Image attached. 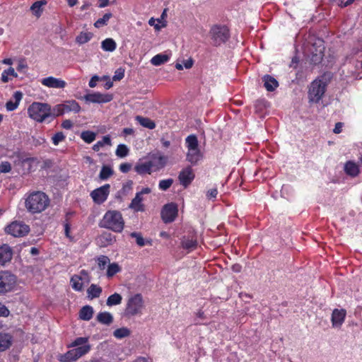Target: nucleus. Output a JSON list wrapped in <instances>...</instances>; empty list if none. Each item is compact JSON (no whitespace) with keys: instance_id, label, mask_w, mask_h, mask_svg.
Returning <instances> with one entry per match:
<instances>
[{"instance_id":"1","label":"nucleus","mask_w":362,"mask_h":362,"mask_svg":"<svg viewBox=\"0 0 362 362\" xmlns=\"http://www.w3.org/2000/svg\"><path fill=\"white\" fill-rule=\"evenodd\" d=\"M68 348H71L69 351L58 356L60 362H74L82 356L87 354L91 349L89 344L88 337H78L75 339Z\"/></svg>"},{"instance_id":"2","label":"nucleus","mask_w":362,"mask_h":362,"mask_svg":"<svg viewBox=\"0 0 362 362\" xmlns=\"http://www.w3.org/2000/svg\"><path fill=\"white\" fill-rule=\"evenodd\" d=\"M49 199L42 192H33L30 193L25 200L26 209L32 213L36 214L44 211L49 205Z\"/></svg>"},{"instance_id":"3","label":"nucleus","mask_w":362,"mask_h":362,"mask_svg":"<svg viewBox=\"0 0 362 362\" xmlns=\"http://www.w3.org/2000/svg\"><path fill=\"white\" fill-rule=\"evenodd\" d=\"M185 146L187 148L186 160L190 165H197L203 160L204 154L199 147V141L196 135L190 134L185 139Z\"/></svg>"},{"instance_id":"4","label":"nucleus","mask_w":362,"mask_h":362,"mask_svg":"<svg viewBox=\"0 0 362 362\" xmlns=\"http://www.w3.org/2000/svg\"><path fill=\"white\" fill-rule=\"evenodd\" d=\"M209 36L211 44L214 47H219L230 39V29L226 25L214 24L210 28Z\"/></svg>"},{"instance_id":"5","label":"nucleus","mask_w":362,"mask_h":362,"mask_svg":"<svg viewBox=\"0 0 362 362\" xmlns=\"http://www.w3.org/2000/svg\"><path fill=\"white\" fill-rule=\"evenodd\" d=\"M28 114L30 118L36 122H42L52 116V108L47 103L35 102L29 106Z\"/></svg>"},{"instance_id":"6","label":"nucleus","mask_w":362,"mask_h":362,"mask_svg":"<svg viewBox=\"0 0 362 362\" xmlns=\"http://www.w3.org/2000/svg\"><path fill=\"white\" fill-rule=\"evenodd\" d=\"M327 84L320 79L314 80L308 90L310 102L317 103L323 97L326 91Z\"/></svg>"},{"instance_id":"7","label":"nucleus","mask_w":362,"mask_h":362,"mask_svg":"<svg viewBox=\"0 0 362 362\" xmlns=\"http://www.w3.org/2000/svg\"><path fill=\"white\" fill-rule=\"evenodd\" d=\"M144 306V302L141 294L136 293L128 300L124 310V314L128 317L140 314L141 313Z\"/></svg>"},{"instance_id":"8","label":"nucleus","mask_w":362,"mask_h":362,"mask_svg":"<svg viewBox=\"0 0 362 362\" xmlns=\"http://www.w3.org/2000/svg\"><path fill=\"white\" fill-rule=\"evenodd\" d=\"M5 231L13 237H23L30 231V227L22 221H15L8 225Z\"/></svg>"},{"instance_id":"9","label":"nucleus","mask_w":362,"mask_h":362,"mask_svg":"<svg viewBox=\"0 0 362 362\" xmlns=\"http://www.w3.org/2000/svg\"><path fill=\"white\" fill-rule=\"evenodd\" d=\"M177 206L173 202L165 204L160 212L161 218L165 223L173 222L177 216Z\"/></svg>"},{"instance_id":"10","label":"nucleus","mask_w":362,"mask_h":362,"mask_svg":"<svg viewBox=\"0 0 362 362\" xmlns=\"http://www.w3.org/2000/svg\"><path fill=\"white\" fill-rule=\"evenodd\" d=\"M16 276L8 272H0V293L11 291L16 284Z\"/></svg>"},{"instance_id":"11","label":"nucleus","mask_w":362,"mask_h":362,"mask_svg":"<svg viewBox=\"0 0 362 362\" xmlns=\"http://www.w3.org/2000/svg\"><path fill=\"white\" fill-rule=\"evenodd\" d=\"M195 178V173L191 165L182 168L178 175L180 184L185 188L188 187Z\"/></svg>"},{"instance_id":"12","label":"nucleus","mask_w":362,"mask_h":362,"mask_svg":"<svg viewBox=\"0 0 362 362\" xmlns=\"http://www.w3.org/2000/svg\"><path fill=\"white\" fill-rule=\"evenodd\" d=\"M110 185L107 184L95 190H93L90 193V197H92L94 202L97 204H101L104 202L110 193Z\"/></svg>"},{"instance_id":"13","label":"nucleus","mask_w":362,"mask_h":362,"mask_svg":"<svg viewBox=\"0 0 362 362\" xmlns=\"http://www.w3.org/2000/svg\"><path fill=\"white\" fill-rule=\"evenodd\" d=\"M84 100L87 103H104L110 102L112 100V95L109 94H103L98 92L87 93L84 95Z\"/></svg>"},{"instance_id":"14","label":"nucleus","mask_w":362,"mask_h":362,"mask_svg":"<svg viewBox=\"0 0 362 362\" xmlns=\"http://www.w3.org/2000/svg\"><path fill=\"white\" fill-rule=\"evenodd\" d=\"M40 82L43 86L52 88H64L66 86L65 81L53 76L44 78Z\"/></svg>"},{"instance_id":"15","label":"nucleus","mask_w":362,"mask_h":362,"mask_svg":"<svg viewBox=\"0 0 362 362\" xmlns=\"http://www.w3.org/2000/svg\"><path fill=\"white\" fill-rule=\"evenodd\" d=\"M180 244L182 248L190 252L197 248L198 242L196 235L192 234L183 236L181 239Z\"/></svg>"},{"instance_id":"16","label":"nucleus","mask_w":362,"mask_h":362,"mask_svg":"<svg viewBox=\"0 0 362 362\" xmlns=\"http://www.w3.org/2000/svg\"><path fill=\"white\" fill-rule=\"evenodd\" d=\"M346 310L344 309H334L332 314V323L333 327H340L344 322Z\"/></svg>"},{"instance_id":"17","label":"nucleus","mask_w":362,"mask_h":362,"mask_svg":"<svg viewBox=\"0 0 362 362\" xmlns=\"http://www.w3.org/2000/svg\"><path fill=\"white\" fill-rule=\"evenodd\" d=\"M152 160H148L144 163H137L134 166V170L139 175L151 174L152 168L154 166Z\"/></svg>"},{"instance_id":"18","label":"nucleus","mask_w":362,"mask_h":362,"mask_svg":"<svg viewBox=\"0 0 362 362\" xmlns=\"http://www.w3.org/2000/svg\"><path fill=\"white\" fill-rule=\"evenodd\" d=\"M325 47L322 42H320V45L315 49V51L311 50L310 54V62L313 64L317 65L321 63L324 57Z\"/></svg>"},{"instance_id":"19","label":"nucleus","mask_w":362,"mask_h":362,"mask_svg":"<svg viewBox=\"0 0 362 362\" xmlns=\"http://www.w3.org/2000/svg\"><path fill=\"white\" fill-rule=\"evenodd\" d=\"M344 171L346 175L352 177L358 176L360 173L358 165L351 160H349L345 163Z\"/></svg>"},{"instance_id":"20","label":"nucleus","mask_w":362,"mask_h":362,"mask_svg":"<svg viewBox=\"0 0 362 362\" xmlns=\"http://www.w3.org/2000/svg\"><path fill=\"white\" fill-rule=\"evenodd\" d=\"M22 93L21 91H16L13 95V99L14 100V101L13 100H11L6 103V110L8 111H13L16 110L18 107L19 103L22 100Z\"/></svg>"},{"instance_id":"21","label":"nucleus","mask_w":362,"mask_h":362,"mask_svg":"<svg viewBox=\"0 0 362 362\" xmlns=\"http://www.w3.org/2000/svg\"><path fill=\"white\" fill-rule=\"evenodd\" d=\"M262 81L264 82V86L267 91H274L279 86L278 81L270 75L267 74L264 76Z\"/></svg>"},{"instance_id":"22","label":"nucleus","mask_w":362,"mask_h":362,"mask_svg":"<svg viewBox=\"0 0 362 362\" xmlns=\"http://www.w3.org/2000/svg\"><path fill=\"white\" fill-rule=\"evenodd\" d=\"M98 264L100 269H105L108 264L107 275L113 276V264H110V259L107 256L102 255L98 258Z\"/></svg>"},{"instance_id":"23","label":"nucleus","mask_w":362,"mask_h":362,"mask_svg":"<svg viewBox=\"0 0 362 362\" xmlns=\"http://www.w3.org/2000/svg\"><path fill=\"white\" fill-rule=\"evenodd\" d=\"M142 202L143 197L140 194L136 193L135 197L132 200L129 207L136 212H143L145 210V206Z\"/></svg>"},{"instance_id":"24","label":"nucleus","mask_w":362,"mask_h":362,"mask_svg":"<svg viewBox=\"0 0 362 362\" xmlns=\"http://www.w3.org/2000/svg\"><path fill=\"white\" fill-rule=\"evenodd\" d=\"M101 228H105L107 229L112 230L113 229V211H108L104 215L103 219L100 221L99 223Z\"/></svg>"},{"instance_id":"25","label":"nucleus","mask_w":362,"mask_h":362,"mask_svg":"<svg viewBox=\"0 0 362 362\" xmlns=\"http://www.w3.org/2000/svg\"><path fill=\"white\" fill-rule=\"evenodd\" d=\"M12 258V251L9 246L4 245L0 247V264H4Z\"/></svg>"},{"instance_id":"26","label":"nucleus","mask_w":362,"mask_h":362,"mask_svg":"<svg viewBox=\"0 0 362 362\" xmlns=\"http://www.w3.org/2000/svg\"><path fill=\"white\" fill-rule=\"evenodd\" d=\"M12 344V336L6 333H0V351L8 349Z\"/></svg>"},{"instance_id":"27","label":"nucleus","mask_w":362,"mask_h":362,"mask_svg":"<svg viewBox=\"0 0 362 362\" xmlns=\"http://www.w3.org/2000/svg\"><path fill=\"white\" fill-rule=\"evenodd\" d=\"M93 315V309L90 305H85L83 306L80 312H79V317L81 320L88 321L90 320Z\"/></svg>"},{"instance_id":"28","label":"nucleus","mask_w":362,"mask_h":362,"mask_svg":"<svg viewBox=\"0 0 362 362\" xmlns=\"http://www.w3.org/2000/svg\"><path fill=\"white\" fill-rule=\"evenodd\" d=\"M63 107L64 108L65 113L69 112H74L75 113H77L81 110L80 105L75 100H69L63 103Z\"/></svg>"},{"instance_id":"29","label":"nucleus","mask_w":362,"mask_h":362,"mask_svg":"<svg viewBox=\"0 0 362 362\" xmlns=\"http://www.w3.org/2000/svg\"><path fill=\"white\" fill-rule=\"evenodd\" d=\"M135 119L144 127L149 129H153L156 127L155 122L148 117L137 115Z\"/></svg>"},{"instance_id":"30","label":"nucleus","mask_w":362,"mask_h":362,"mask_svg":"<svg viewBox=\"0 0 362 362\" xmlns=\"http://www.w3.org/2000/svg\"><path fill=\"white\" fill-rule=\"evenodd\" d=\"M169 60V57L167 54H158L151 59V62L154 66H160L167 62Z\"/></svg>"},{"instance_id":"31","label":"nucleus","mask_w":362,"mask_h":362,"mask_svg":"<svg viewBox=\"0 0 362 362\" xmlns=\"http://www.w3.org/2000/svg\"><path fill=\"white\" fill-rule=\"evenodd\" d=\"M124 228V221L122 214L119 211H115V232H121Z\"/></svg>"},{"instance_id":"32","label":"nucleus","mask_w":362,"mask_h":362,"mask_svg":"<svg viewBox=\"0 0 362 362\" xmlns=\"http://www.w3.org/2000/svg\"><path fill=\"white\" fill-rule=\"evenodd\" d=\"M101 292L102 290L100 287L95 284H91L90 286L87 290L88 297L90 299L98 298L99 297Z\"/></svg>"},{"instance_id":"33","label":"nucleus","mask_w":362,"mask_h":362,"mask_svg":"<svg viewBox=\"0 0 362 362\" xmlns=\"http://www.w3.org/2000/svg\"><path fill=\"white\" fill-rule=\"evenodd\" d=\"M97 320L99 322L104 325H110L112 321V316L109 313H100L97 315Z\"/></svg>"},{"instance_id":"34","label":"nucleus","mask_w":362,"mask_h":362,"mask_svg":"<svg viewBox=\"0 0 362 362\" xmlns=\"http://www.w3.org/2000/svg\"><path fill=\"white\" fill-rule=\"evenodd\" d=\"M71 284L73 289L80 291L83 288L82 279L78 275H74L71 279Z\"/></svg>"},{"instance_id":"35","label":"nucleus","mask_w":362,"mask_h":362,"mask_svg":"<svg viewBox=\"0 0 362 362\" xmlns=\"http://www.w3.org/2000/svg\"><path fill=\"white\" fill-rule=\"evenodd\" d=\"M46 4L45 1H38L35 2L30 7V10L33 13L37 16H39L42 11V6Z\"/></svg>"},{"instance_id":"36","label":"nucleus","mask_w":362,"mask_h":362,"mask_svg":"<svg viewBox=\"0 0 362 362\" xmlns=\"http://www.w3.org/2000/svg\"><path fill=\"white\" fill-rule=\"evenodd\" d=\"M131 331L127 327H122L115 330V337L117 339H122L129 337Z\"/></svg>"},{"instance_id":"37","label":"nucleus","mask_w":362,"mask_h":362,"mask_svg":"<svg viewBox=\"0 0 362 362\" xmlns=\"http://www.w3.org/2000/svg\"><path fill=\"white\" fill-rule=\"evenodd\" d=\"M129 150L124 144L117 146L115 153L119 158H124L129 154Z\"/></svg>"},{"instance_id":"38","label":"nucleus","mask_w":362,"mask_h":362,"mask_svg":"<svg viewBox=\"0 0 362 362\" xmlns=\"http://www.w3.org/2000/svg\"><path fill=\"white\" fill-rule=\"evenodd\" d=\"M81 139L88 144L92 143L95 139V134L93 132H83L81 135Z\"/></svg>"},{"instance_id":"39","label":"nucleus","mask_w":362,"mask_h":362,"mask_svg":"<svg viewBox=\"0 0 362 362\" xmlns=\"http://www.w3.org/2000/svg\"><path fill=\"white\" fill-rule=\"evenodd\" d=\"M112 13H105L103 18H99L95 23L94 25L95 28H100L101 27H103L105 25L107 24V21L111 18Z\"/></svg>"},{"instance_id":"40","label":"nucleus","mask_w":362,"mask_h":362,"mask_svg":"<svg viewBox=\"0 0 362 362\" xmlns=\"http://www.w3.org/2000/svg\"><path fill=\"white\" fill-rule=\"evenodd\" d=\"M130 235L132 237L136 238V244L138 245H139L140 247H143V246H144L146 245V242H145L144 239L143 238V237L141 236V235L140 233H136V232H133V233H131ZM146 243L149 244L150 245H152L151 240H148L146 242Z\"/></svg>"},{"instance_id":"41","label":"nucleus","mask_w":362,"mask_h":362,"mask_svg":"<svg viewBox=\"0 0 362 362\" xmlns=\"http://www.w3.org/2000/svg\"><path fill=\"white\" fill-rule=\"evenodd\" d=\"M173 180L172 178H168L165 180H161L159 182L158 187L160 189L163 191H165L168 189L173 185Z\"/></svg>"},{"instance_id":"42","label":"nucleus","mask_w":362,"mask_h":362,"mask_svg":"<svg viewBox=\"0 0 362 362\" xmlns=\"http://www.w3.org/2000/svg\"><path fill=\"white\" fill-rule=\"evenodd\" d=\"M93 35L90 33H81L78 36L76 37V42L79 44H84L87 42H88Z\"/></svg>"},{"instance_id":"43","label":"nucleus","mask_w":362,"mask_h":362,"mask_svg":"<svg viewBox=\"0 0 362 362\" xmlns=\"http://www.w3.org/2000/svg\"><path fill=\"white\" fill-rule=\"evenodd\" d=\"M66 136L63 132H57L52 136V141L54 146H57L60 142L64 141Z\"/></svg>"},{"instance_id":"44","label":"nucleus","mask_w":362,"mask_h":362,"mask_svg":"<svg viewBox=\"0 0 362 362\" xmlns=\"http://www.w3.org/2000/svg\"><path fill=\"white\" fill-rule=\"evenodd\" d=\"M64 114H65V111L63 104L57 105L52 109V116L53 117H57Z\"/></svg>"},{"instance_id":"45","label":"nucleus","mask_w":362,"mask_h":362,"mask_svg":"<svg viewBox=\"0 0 362 362\" xmlns=\"http://www.w3.org/2000/svg\"><path fill=\"white\" fill-rule=\"evenodd\" d=\"M112 173V171L110 167L107 166H103L99 177L101 180H106L107 179Z\"/></svg>"},{"instance_id":"46","label":"nucleus","mask_w":362,"mask_h":362,"mask_svg":"<svg viewBox=\"0 0 362 362\" xmlns=\"http://www.w3.org/2000/svg\"><path fill=\"white\" fill-rule=\"evenodd\" d=\"M102 48L105 51H113V40L107 38L102 42Z\"/></svg>"},{"instance_id":"47","label":"nucleus","mask_w":362,"mask_h":362,"mask_svg":"<svg viewBox=\"0 0 362 362\" xmlns=\"http://www.w3.org/2000/svg\"><path fill=\"white\" fill-rule=\"evenodd\" d=\"M11 170V166L10 163L6 161V162H2L0 164V172L1 173H8Z\"/></svg>"},{"instance_id":"48","label":"nucleus","mask_w":362,"mask_h":362,"mask_svg":"<svg viewBox=\"0 0 362 362\" xmlns=\"http://www.w3.org/2000/svg\"><path fill=\"white\" fill-rule=\"evenodd\" d=\"M104 143H107L110 145V139L108 137H104L103 141H98L93 146L94 151H99L100 147L103 146Z\"/></svg>"},{"instance_id":"49","label":"nucleus","mask_w":362,"mask_h":362,"mask_svg":"<svg viewBox=\"0 0 362 362\" xmlns=\"http://www.w3.org/2000/svg\"><path fill=\"white\" fill-rule=\"evenodd\" d=\"M132 167V165L131 163H123L119 165V168L122 173H127L131 170Z\"/></svg>"},{"instance_id":"50","label":"nucleus","mask_w":362,"mask_h":362,"mask_svg":"<svg viewBox=\"0 0 362 362\" xmlns=\"http://www.w3.org/2000/svg\"><path fill=\"white\" fill-rule=\"evenodd\" d=\"M218 194V189L217 188H212L207 191L206 192V197L209 199H216Z\"/></svg>"},{"instance_id":"51","label":"nucleus","mask_w":362,"mask_h":362,"mask_svg":"<svg viewBox=\"0 0 362 362\" xmlns=\"http://www.w3.org/2000/svg\"><path fill=\"white\" fill-rule=\"evenodd\" d=\"M124 76V70L119 68L115 71V81H119Z\"/></svg>"},{"instance_id":"52","label":"nucleus","mask_w":362,"mask_h":362,"mask_svg":"<svg viewBox=\"0 0 362 362\" xmlns=\"http://www.w3.org/2000/svg\"><path fill=\"white\" fill-rule=\"evenodd\" d=\"M100 81V78H99V76H93L89 83H88V86L90 87V88H95L97 85V82Z\"/></svg>"},{"instance_id":"53","label":"nucleus","mask_w":362,"mask_h":362,"mask_svg":"<svg viewBox=\"0 0 362 362\" xmlns=\"http://www.w3.org/2000/svg\"><path fill=\"white\" fill-rule=\"evenodd\" d=\"M344 127V123L340 122H337L335 124V127H334V128L333 129V132L334 134H339V133H341V131H342V127Z\"/></svg>"},{"instance_id":"54","label":"nucleus","mask_w":362,"mask_h":362,"mask_svg":"<svg viewBox=\"0 0 362 362\" xmlns=\"http://www.w3.org/2000/svg\"><path fill=\"white\" fill-rule=\"evenodd\" d=\"M9 315V310L6 308L5 305L0 303V316H8Z\"/></svg>"},{"instance_id":"55","label":"nucleus","mask_w":362,"mask_h":362,"mask_svg":"<svg viewBox=\"0 0 362 362\" xmlns=\"http://www.w3.org/2000/svg\"><path fill=\"white\" fill-rule=\"evenodd\" d=\"M100 240L103 242V240H105L107 242L106 244H108L112 240V235L110 233L109 234H103L100 236Z\"/></svg>"},{"instance_id":"56","label":"nucleus","mask_w":362,"mask_h":362,"mask_svg":"<svg viewBox=\"0 0 362 362\" xmlns=\"http://www.w3.org/2000/svg\"><path fill=\"white\" fill-rule=\"evenodd\" d=\"M62 127L64 129H69L72 127V122L69 119H66L62 123Z\"/></svg>"},{"instance_id":"57","label":"nucleus","mask_w":362,"mask_h":362,"mask_svg":"<svg viewBox=\"0 0 362 362\" xmlns=\"http://www.w3.org/2000/svg\"><path fill=\"white\" fill-rule=\"evenodd\" d=\"M26 67L27 65L25 64V63L23 61H20L16 69L18 71H23V70L26 69Z\"/></svg>"},{"instance_id":"58","label":"nucleus","mask_w":362,"mask_h":362,"mask_svg":"<svg viewBox=\"0 0 362 362\" xmlns=\"http://www.w3.org/2000/svg\"><path fill=\"white\" fill-rule=\"evenodd\" d=\"M64 233L67 238H71L70 236V226L68 223L64 224Z\"/></svg>"},{"instance_id":"59","label":"nucleus","mask_w":362,"mask_h":362,"mask_svg":"<svg viewBox=\"0 0 362 362\" xmlns=\"http://www.w3.org/2000/svg\"><path fill=\"white\" fill-rule=\"evenodd\" d=\"M6 73H8V76H12L13 77H17V74L16 73L13 68L10 67L8 69L5 70Z\"/></svg>"},{"instance_id":"60","label":"nucleus","mask_w":362,"mask_h":362,"mask_svg":"<svg viewBox=\"0 0 362 362\" xmlns=\"http://www.w3.org/2000/svg\"><path fill=\"white\" fill-rule=\"evenodd\" d=\"M1 81L4 83H6L8 81V73H6L5 70L1 74Z\"/></svg>"},{"instance_id":"61","label":"nucleus","mask_w":362,"mask_h":362,"mask_svg":"<svg viewBox=\"0 0 362 362\" xmlns=\"http://www.w3.org/2000/svg\"><path fill=\"white\" fill-rule=\"evenodd\" d=\"M122 301V296L117 293H115V305H118Z\"/></svg>"},{"instance_id":"62","label":"nucleus","mask_w":362,"mask_h":362,"mask_svg":"<svg viewBox=\"0 0 362 362\" xmlns=\"http://www.w3.org/2000/svg\"><path fill=\"white\" fill-rule=\"evenodd\" d=\"M355 0H346V1H341V6L343 7H346L351 4Z\"/></svg>"},{"instance_id":"63","label":"nucleus","mask_w":362,"mask_h":362,"mask_svg":"<svg viewBox=\"0 0 362 362\" xmlns=\"http://www.w3.org/2000/svg\"><path fill=\"white\" fill-rule=\"evenodd\" d=\"M193 65V62L192 60H187L186 62H185L184 63V66L186 69H190Z\"/></svg>"},{"instance_id":"64","label":"nucleus","mask_w":362,"mask_h":362,"mask_svg":"<svg viewBox=\"0 0 362 362\" xmlns=\"http://www.w3.org/2000/svg\"><path fill=\"white\" fill-rule=\"evenodd\" d=\"M123 133L125 135H130L134 133V130H133V129H131V128H124L123 129Z\"/></svg>"}]
</instances>
